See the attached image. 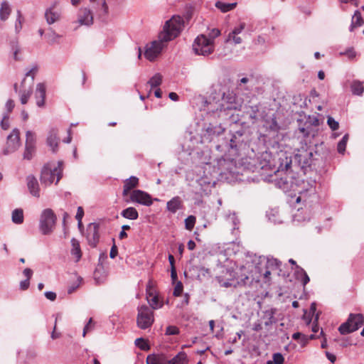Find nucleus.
Wrapping results in <instances>:
<instances>
[{"label":"nucleus","instance_id":"1","mask_svg":"<svg viewBox=\"0 0 364 364\" xmlns=\"http://www.w3.org/2000/svg\"><path fill=\"white\" fill-rule=\"evenodd\" d=\"M291 159L288 156L284 158H279V164L278 166L277 172L285 171L284 176H281L279 179H275L276 185L281 189L285 191L289 190L296 191L295 187L297 186V181L293 177L292 175L289 176V169L291 168Z\"/></svg>","mask_w":364,"mask_h":364},{"label":"nucleus","instance_id":"2","mask_svg":"<svg viewBox=\"0 0 364 364\" xmlns=\"http://www.w3.org/2000/svg\"><path fill=\"white\" fill-rule=\"evenodd\" d=\"M183 19L181 16H173L164 26L163 31L159 33L161 41L168 42L176 38L183 27Z\"/></svg>","mask_w":364,"mask_h":364},{"label":"nucleus","instance_id":"3","mask_svg":"<svg viewBox=\"0 0 364 364\" xmlns=\"http://www.w3.org/2000/svg\"><path fill=\"white\" fill-rule=\"evenodd\" d=\"M235 99L236 96L232 92L228 90L226 92H223L222 97L223 103L218 105L216 103V105H213L211 102L208 103L211 106L210 108L208 107V113H212L213 115L218 114V117H220L226 110L236 109L237 106L235 105Z\"/></svg>","mask_w":364,"mask_h":364},{"label":"nucleus","instance_id":"4","mask_svg":"<svg viewBox=\"0 0 364 364\" xmlns=\"http://www.w3.org/2000/svg\"><path fill=\"white\" fill-rule=\"evenodd\" d=\"M63 161H59L57 166H53L51 164H47L43 166L41 174V181L46 186L50 185L55 180V183L62 178L63 174Z\"/></svg>","mask_w":364,"mask_h":364},{"label":"nucleus","instance_id":"5","mask_svg":"<svg viewBox=\"0 0 364 364\" xmlns=\"http://www.w3.org/2000/svg\"><path fill=\"white\" fill-rule=\"evenodd\" d=\"M192 48L196 55L208 56L214 52L215 43L207 36L200 34L194 40Z\"/></svg>","mask_w":364,"mask_h":364},{"label":"nucleus","instance_id":"6","mask_svg":"<svg viewBox=\"0 0 364 364\" xmlns=\"http://www.w3.org/2000/svg\"><path fill=\"white\" fill-rule=\"evenodd\" d=\"M56 215L50 208L43 210L39 220V230L44 235H50L54 229Z\"/></svg>","mask_w":364,"mask_h":364},{"label":"nucleus","instance_id":"7","mask_svg":"<svg viewBox=\"0 0 364 364\" xmlns=\"http://www.w3.org/2000/svg\"><path fill=\"white\" fill-rule=\"evenodd\" d=\"M364 323V316L361 314H350L348 318L338 328L341 335H346L357 331Z\"/></svg>","mask_w":364,"mask_h":364},{"label":"nucleus","instance_id":"8","mask_svg":"<svg viewBox=\"0 0 364 364\" xmlns=\"http://www.w3.org/2000/svg\"><path fill=\"white\" fill-rule=\"evenodd\" d=\"M249 277L245 276L240 280L235 279V273L233 271L227 269L223 274L216 277V280L220 287L228 288V287H237L245 286L246 281L248 280Z\"/></svg>","mask_w":364,"mask_h":364},{"label":"nucleus","instance_id":"9","mask_svg":"<svg viewBox=\"0 0 364 364\" xmlns=\"http://www.w3.org/2000/svg\"><path fill=\"white\" fill-rule=\"evenodd\" d=\"M137 310V326L144 330L150 328L154 322L153 310L146 305L139 306Z\"/></svg>","mask_w":364,"mask_h":364},{"label":"nucleus","instance_id":"10","mask_svg":"<svg viewBox=\"0 0 364 364\" xmlns=\"http://www.w3.org/2000/svg\"><path fill=\"white\" fill-rule=\"evenodd\" d=\"M21 146L20 131L18 129H14L7 136L6 146L3 150L4 155H9L15 152Z\"/></svg>","mask_w":364,"mask_h":364},{"label":"nucleus","instance_id":"11","mask_svg":"<svg viewBox=\"0 0 364 364\" xmlns=\"http://www.w3.org/2000/svg\"><path fill=\"white\" fill-rule=\"evenodd\" d=\"M125 201L145 206H150L153 203L151 196L148 193L139 189L132 191L129 194V199H126Z\"/></svg>","mask_w":364,"mask_h":364},{"label":"nucleus","instance_id":"12","mask_svg":"<svg viewBox=\"0 0 364 364\" xmlns=\"http://www.w3.org/2000/svg\"><path fill=\"white\" fill-rule=\"evenodd\" d=\"M204 127L203 137L209 141H211L215 137L222 134L225 131V129L221 126L220 123L210 122L208 124H205Z\"/></svg>","mask_w":364,"mask_h":364},{"label":"nucleus","instance_id":"13","mask_svg":"<svg viewBox=\"0 0 364 364\" xmlns=\"http://www.w3.org/2000/svg\"><path fill=\"white\" fill-rule=\"evenodd\" d=\"M164 41H161L159 38L158 41H153L150 46L147 45L144 52L145 58L149 61H154L161 52L164 47Z\"/></svg>","mask_w":364,"mask_h":364},{"label":"nucleus","instance_id":"14","mask_svg":"<svg viewBox=\"0 0 364 364\" xmlns=\"http://www.w3.org/2000/svg\"><path fill=\"white\" fill-rule=\"evenodd\" d=\"M61 10L58 7L57 1L53 2L48 8L46 9L45 18L46 22L49 24H53L60 19Z\"/></svg>","mask_w":364,"mask_h":364},{"label":"nucleus","instance_id":"15","mask_svg":"<svg viewBox=\"0 0 364 364\" xmlns=\"http://www.w3.org/2000/svg\"><path fill=\"white\" fill-rule=\"evenodd\" d=\"M99 225L90 223L87 228V239L90 245L95 247L99 241Z\"/></svg>","mask_w":364,"mask_h":364},{"label":"nucleus","instance_id":"16","mask_svg":"<svg viewBox=\"0 0 364 364\" xmlns=\"http://www.w3.org/2000/svg\"><path fill=\"white\" fill-rule=\"evenodd\" d=\"M46 142L53 153L58 151L60 139L58 136V130L56 129L52 128L49 131Z\"/></svg>","mask_w":364,"mask_h":364},{"label":"nucleus","instance_id":"17","mask_svg":"<svg viewBox=\"0 0 364 364\" xmlns=\"http://www.w3.org/2000/svg\"><path fill=\"white\" fill-rule=\"evenodd\" d=\"M46 92V85L43 83H38L35 91V98L38 107H43L45 105Z\"/></svg>","mask_w":364,"mask_h":364},{"label":"nucleus","instance_id":"18","mask_svg":"<svg viewBox=\"0 0 364 364\" xmlns=\"http://www.w3.org/2000/svg\"><path fill=\"white\" fill-rule=\"evenodd\" d=\"M243 132L237 131L233 134L230 139L229 146L232 150L237 151L243 144Z\"/></svg>","mask_w":364,"mask_h":364},{"label":"nucleus","instance_id":"19","mask_svg":"<svg viewBox=\"0 0 364 364\" xmlns=\"http://www.w3.org/2000/svg\"><path fill=\"white\" fill-rule=\"evenodd\" d=\"M78 21L81 25L90 26L93 23V16L91 11L86 8L79 11Z\"/></svg>","mask_w":364,"mask_h":364},{"label":"nucleus","instance_id":"20","mask_svg":"<svg viewBox=\"0 0 364 364\" xmlns=\"http://www.w3.org/2000/svg\"><path fill=\"white\" fill-rule=\"evenodd\" d=\"M27 186L30 193L34 196L40 197V188L37 179L32 175L27 176L26 178Z\"/></svg>","mask_w":364,"mask_h":364},{"label":"nucleus","instance_id":"21","mask_svg":"<svg viewBox=\"0 0 364 364\" xmlns=\"http://www.w3.org/2000/svg\"><path fill=\"white\" fill-rule=\"evenodd\" d=\"M259 113L258 105H245L244 107V114L252 120L257 119Z\"/></svg>","mask_w":364,"mask_h":364},{"label":"nucleus","instance_id":"22","mask_svg":"<svg viewBox=\"0 0 364 364\" xmlns=\"http://www.w3.org/2000/svg\"><path fill=\"white\" fill-rule=\"evenodd\" d=\"M183 202L179 196H175L166 203V209L171 213H176L182 208Z\"/></svg>","mask_w":364,"mask_h":364},{"label":"nucleus","instance_id":"23","mask_svg":"<svg viewBox=\"0 0 364 364\" xmlns=\"http://www.w3.org/2000/svg\"><path fill=\"white\" fill-rule=\"evenodd\" d=\"M139 183V178L136 176H131L124 181L123 186V196H128L129 191L136 187Z\"/></svg>","mask_w":364,"mask_h":364},{"label":"nucleus","instance_id":"24","mask_svg":"<svg viewBox=\"0 0 364 364\" xmlns=\"http://www.w3.org/2000/svg\"><path fill=\"white\" fill-rule=\"evenodd\" d=\"M314 182H312L311 184H308L309 186V188H302V189H298L296 190L299 193V196L297 197L296 201V203H300L301 200H303L304 203H306V197H307V195L309 194V195H311V194H314L315 193V188L314 187Z\"/></svg>","mask_w":364,"mask_h":364},{"label":"nucleus","instance_id":"25","mask_svg":"<svg viewBox=\"0 0 364 364\" xmlns=\"http://www.w3.org/2000/svg\"><path fill=\"white\" fill-rule=\"evenodd\" d=\"M312 156V152L307 150L302 151L296 155V158L302 166L310 165L309 161Z\"/></svg>","mask_w":364,"mask_h":364},{"label":"nucleus","instance_id":"26","mask_svg":"<svg viewBox=\"0 0 364 364\" xmlns=\"http://www.w3.org/2000/svg\"><path fill=\"white\" fill-rule=\"evenodd\" d=\"M294 274L296 279L300 280L304 286L307 284L310 280L306 271L299 265H296Z\"/></svg>","mask_w":364,"mask_h":364},{"label":"nucleus","instance_id":"27","mask_svg":"<svg viewBox=\"0 0 364 364\" xmlns=\"http://www.w3.org/2000/svg\"><path fill=\"white\" fill-rule=\"evenodd\" d=\"M276 311H277V309L274 308H270L264 311V317L263 318L265 320L264 325L266 326H269L273 324L274 323H276L277 320L274 318Z\"/></svg>","mask_w":364,"mask_h":364},{"label":"nucleus","instance_id":"28","mask_svg":"<svg viewBox=\"0 0 364 364\" xmlns=\"http://www.w3.org/2000/svg\"><path fill=\"white\" fill-rule=\"evenodd\" d=\"M146 364H166L164 355L150 354L146 357Z\"/></svg>","mask_w":364,"mask_h":364},{"label":"nucleus","instance_id":"29","mask_svg":"<svg viewBox=\"0 0 364 364\" xmlns=\"http://www.w3.org/2000/svg\"><path fill=\"white\" fill-rule=\"evenodd\" d=\"M71 245H72V249L70 251L71 255L75 257V261L78 262L82 257V252H81L79 241L77 240H76L75 238H72Z\"/></svg>","mask_w":364,"mask_h":364},{"label":"nucleus","instance_id":"30","mask_svg":"<svg viewBox=\"0 0 364 364\" xmlns=\"http://www.w3.org/2000/svg\"><path fill=\"white\" fill-rule=\"evenodd\" d=\"M121 215L129 220H136L139 217V213L135 208L129 207L124 209L121 212Z\"/></svg>","mask_w":364,"mask_h":364},{"label":"nucleus","instance_id":"31","mask_svg":"<svg viewBox=\"0 0 364 364\" xmlns=\"http://www.w3.org/2000/svg\"><path fill=\"white\" fill-rule=\"evenodd\" d=\"M23 210L21 208H16L12 211L11 220L14 224L20 225L23 223Z\"/></svg>","mask_w":364,"mask_h":364},{"label":"nucleus","instance_id":"32","mask_svg":"<svg viewBox=\"0 0 364 364\" xmlns=\"http://www.w3.org/2000/svg\"><path fill=\"white\" fill-rule=\"evenodd\" d=\"M350 90L354 95L361 96L364 92L363 83L359 80H354L350 84Z\"/></svg>","mask_w":364,"mask_h":364},{"label":"nucleus","instance_id":"33","mask_svg":"<svg viewBox=\"0 0 364 364\" xmlns=\"http://www.w3.org/2000/svg\"><path fill=\"white\" fill-rule=\"evenodd\" d=\"M364 21L362 18L361 14L358 11H355L352 17L351 25L350 26V31H353L354 28L360 26L363 24Z\"/></svg>","mask_w":364,"mask_h":364},{"label":"nucleus","instance_id":"34","mask_svg":"<svg viewBox=\"0 0 364 364\" xmlns=\"http://www.w3.org/2000/svg\"><path fill=\"white\" fill-rule=\"evenodd\" d=\"M11 7H10V5L9 4L8 2L6 1H3L1 3V8H0V18L1 20L2 21H6L10 14H11Z\"/></svg>","mask_w":364,"mask_h":364},{"label":"nucleus","instance_id":"35","mask_svg":"<svg viewBox=\"0 0 364 364\" xmlns=\"http://www.w3.org/2000/svg\"><path fill=\"white\" fill-rule=\"evenodd\" d=\"M237 3H224L222 1H217L215 7L220 9L223 13L230 11L235 8Z\"/></svg>","mask_w":364,"mask_h":364},{"label":"nucleus","instance_id":"36","mask_svg":"<svg viewBox=\"0 0 364 364\" xmlns=\"http://www.w3.org/2000/svg\"><path fill=\"white\" fill-rule=\"evenodd\" d=\"M264 126L266 128L272 132H278L280 127L277 123V119L274 116L265 121Z\"/></svg>","mask_w":364,"mask_h":364},{"label":"nucleus","instance_id":"37","mask_svg":"<svg viewBox=\"0 0 364 364\" xmlns=\"http://www.w3.org/2000/svg\"><path fill=\"white\" fill-rule=\"evenodd\" d=\"M168 364H187L186 355L183 352L178 353L175 357L168 361Z\"/></svg>","mask_w":364,"mask_h":364},{"label":"nucleus","instance_id":"38","mask_svg":"<svg viewBox=\"0 0 364 364\" xmlns=\"http://www.w3.org/2000/svg\"><path fill=\"white\" fill-rule=\"evenodd\" d=\"M36 138L35 132L32 131H27L26 132V142L25 145L36 146Z\"/></svg>","mask_w":364,"mask_h":364},{"label":"nucleus","instance_id":"39","mask_svg":"<svg viewBox=\"0 0 364 364\" xmlns=\"http://www.w3.org/2000/svg\"><path fill=\"white\" fill-rule=\"evenodd\" d=\"M46 38H47L48 42L50 44H53L58 42V38H60V36L57 34L51 28L49 29L48 32L46 34Z\"/></svg>","mask_w":364,"mask_h":364},{"label":"nucleus","instance_id":"40","mask_svg":"<svg viewBox=\"0 0 364 364\" xmlns=\"http://www.w3.org/2000/svg\"><path fill=\"white\" fill-rule=\"evenodd\" d=\"M162 82V76L159 73H156L149 81L151 88L156 87L161 85Z\"/></svg>","mask_w":364,"mask_h":364},{"label":"nucleus","instance_id":"41","mask_svg":"<svg viewBox=\"0 0 364 364\" xmlns=\"http://www.w3.org/2000/svg\"><path fill=\"white\" fill-rule=\"evenodd\" d=\"M36 151V146L25 145V150L23 152V159L31 160Z\"/></svg>","mask_w":364,"mask_h":364},{"label":"nucleus","instance_id":"42","mask_svg":"<svg viewBox=\"0 0 364 364\" xmlns=\"http://www.w3.org/2000/svg\"><path fill=\"white\" fill-rule=\"evenodd\" d=\"M348 140V134H346L343 136L341 140L338 143L337 150H338V153L342 154H344V152L346 151V144H347Z\"/></svg>","mask_w":364,"mask_h":364},{"label":"nucleus","instance_id":"43","mask_svg":"<svg viewBox=\"0 0 364 364\" xmlns=\"http://www.w3.org/2000/svg\"><path fill=\"white\" fill-rule=\"evenodd\" d=\"M134 344L142 350L146 351L150 349L149 345L143 338H136Z\"/></svg>","mask_w":364,"mask_h":364},{"label":"nucleus","instance_id":"44","mask_svg":"<svg viewBox=\"0 0 364 364\" xmlns=\"http://www.w3.org/2000/svg\"><path fill=\"white\" fill-rule=\"evenodd\" d=\"M108 14V6L106 4L105 0H103L100 9L99 10L97 15L102 21L105 20V17Z\"/></svg>","mask_w":364,"mask_h":364},{"label":"nucleus","instance_id":"45","mask_svg":"<svg viewBox=\"0 0 364 364\" xmlns=\"http://www.w3.org/2000/svg\"><path fill=\"white\" fill-rule=\"evenodd\" d=\"M32 94V89L29 87L28 90H24L21 92L20 96V100L21 104L25 105L28 102V99L30 98Z\"/></svg>","mask_w":364,"mask_h":364},{"label":"nucleus","instance_id":"46","mask_svg":"<svg viewBox=\"0 0 364 364\" xmlns=\"http://www.w3.org/2000/svg\"><path fill=\"white\" fill-rule=\"evenodd\" d=\"M23 21V18L20 12V11H17V18L15 22V32L18 33L22 29V23Z\"/></svg>","mask_w":364,"mask_h":364},{"label":"nucleus","instance_id":"47","mask_svg":"<svg viewBox=\"0 0 364 364\" xmlns=\"http://www.w3.org/2000/svg\"><path fill=\"white\" fill-rule=\"evenodd\" d=\"M148 302L152 309H158L162 307V304L159 302L157 296H153L152 298H148Z\"/></svg>","mask_w":364,"mask_h":364},{"label":"nucleus","instance_id":"48","mask_svg":"<svg viewBox=\"0 0 364 364\" xmlns=\"http://www.w3.org/2000/svg\"><path fill=\"white\" fill-rule=\"evenodd\" d=\"M196 218L193 215H189L188 218L185 219V226L186 228L188 230H191L196 223Z\"/></svg>","mask_w":364,"mask_h":364},{"label":"nucleus","instance_id":"49","mask_svg":"<svg viewBox=\"0 0 364 364\" xmlns=\"http://www.w3.org/2000/svg\"><path fill=\"white\" fill-rule=\"evenodd\" d=\"M267 267H271V268H275V269H278L279 270L280 269V267L282 265V262L278 260L277 259H275V258H268L267 259Z\"/></svg>","mask_w":364,"mask_h":364},{"label":"nucleus","instance_id":"50","mask_svg":"<svg viewBox=\"0 0 364 364\" xmlns=\"http://www.w3.org/2000/svg\"><path fill=\"white\" fill-rule=\"evenodd\" d=\"M327 124L329 126L331 130L336 131L339 128V123L332 117H328Z\"/></svg>","mask_w":364,"mask_h":364},{"label":"nucleus","instance_id":"51","mask_svg":"<svg viewBox=\"0 0 364 364\" xmlns=\"http://www.w3.org/2000/svg\"><path fill=\"white\" fill-rule=\"evenodd\" d=\"M179 328L176 326H168L166 328L165 334L166 336H175L179 334Z\"/></svg>","mask_w":364,"mask_h":364},{"label":"nucleus","instance_id":"52","mask_svg":"<svg viewBox=\"0 0 364 364\" xmlns=\"http://www.w3.org/2000/svg\"><path fill=\"white\" fill-rule=\"evenodd\" d=\"M340 55H346L349 59L352 60L355 58L356 56V52L353 49V48H348L345 51L341 52Z\"/></svg>","mask_w":364,"mask_h":364},{"label":"nucleus","instance_id":"53","mask_svg":"<svg viewBox=\"0 0 364 364\" xmlns=\"http://www.w3.org/2000/svg\"><path fill=\"white\" fill-rule=\"evenodd\" d=\"M220 35V31L218 28H213L210 31L208 37V40H211L215 43V39Z\"/></svg>","mask_w":364,"mask_h":364},{"label":"nucleus","instance_id":"54","mask_svg":"<svg viewBox=\"0 0 364 364\" xmlns=\"http://www.w3.org/2000/svg\"><path fill=\"white\" fill-rule=\"evenodd\" d=\"M230 41H232L233 43L237 45V44H240L242 43V39L240 37L238 36V35L237 34H234V35H231V34H228V36L226 39V42H229Z\"/></svg>","mask_w":364,"mask_h":364},{"label":"nucleus","instance_id":"55","mask_svg":"<svg viewBox=\"0 0 364 364\" xmlns=\"http://www.w3.org/2000/svg\"><path fill=\"white\" fill-rule=\"evenodd\" d=\"M84 215V210L82 207H78L77 210V214L75 215V218L78 222V226L80 227L82 225V218Z\"/></svg>","mask_w":364,"mask_h":364},{"label":"nucleus","instance_id":"56","mask_svg":"<svg viewBox=\"0 0 364 364\" xmlns=\"http://www.w3.org/2000/svg\"><path fill=\"white\" fill-rule=\"evenodd\" d=\"M272 358L274 364H282L284 363V357L280 353H274Z\"/></svg>","mask_w":364,"mask_h":364},{"label":"nucleus","instance_id":"57","mask_svg":"<svg viewBox=\"0 0 364 364\" xmlns=\"http://www.w3.org/2000/svg\"><path fill=\"white\" fill-rule=\"evenodd\" d=\"M245 28V23H240L239 26H235L234 29L230 33L231 35L237 34L239 35Z\"/></svg>","mask_w":364,"mask_h":364},{"label":"nucleus","instance_id":"58","mask_svg":"<svg viewBox=\"0 0 364 364\" xmlns=\"http://www.w3.org/2000/svg\"><path fill=\"white\" fill-rule=\"evenodd\" d=\"M183 291V284L181 282H178L173 290V295L179 296Z\"/></svg>","mask_w":364,"mask_h":364},{"label":"nucleus","instance_id":"59","mask_svg":"<svg viewBox=\"0 0 364 364\" xmlns=\"http://www.w3.org/2000/svg\"><path fill=\"white\" fill-rule=\"evenodd\" d=\"M1 127L3 129L6 130L9 127V116L6 114L3 117L2 120L1 121Z\"/></svg>","mask_w":364,"mask_h":364},{"label":"nucleus","instance_id":"60","mask_svg":"<svg viewBox=\"0 0 364 364\" xmlns=\"http://www.w3.org/2000/svg\"><path fill=\"white\" fill-rule=\"evenodd\" d=\"M12 50H13V55H14V58L15 60H21V58L18 57V53H20L21 51V49L19 48V46H18V44H15L14 46H12Z\"/></svg>","mask_w":364,"mask_h":364},{"label":"nucleus","instance_id":"61","mask_svg":"<svg viewBox=\"0 0 364 364\" xmlns=\"http://www.w3.org/2000/svg\"><path fill=\"white\" fill-rule=\"evenodd\" d=\"M315 338L316 336L314 334H311L309 337L303 334V336L300 338V342L302 344V346H305L308 343L309 340H313Z\"/></svg>","mask_w":364,"mask_h":364},{"label":"nucleus","instance_id":"62","mask_svg":"<svg viewBox=\"0 0 364 364\" xmlns=\"http://www.w3.org/2000/svg\"><path fill=\"white\" fill-rule=\"evenodd\" d=\"M37 72V67H33L31 70H28L26 73V77H31L32 82L34 80L35 74Z\"/></svg>","mask_w":364,"mask_h":364},{"label":"nucleus","instance_id":"63","mask_svg":"<svg viewBox=\"0 0 364 364\" xmlns=\"http://www.w3.org/2000/svg\"><path fill=\"white\" fill-rule=\"evenodd\" d=\"M29 285H30V280L26 279L25 280L21 281L20 282V289L21 290H26L29 287Z\"/></svg>","mask_w":364,"mask_h":364},{"label":"nucleus","instance_id":"64","mask_svg":"<svg viewBox=\"0 0 364 364\" xmlns=\"http://www.w3.org/2000/svg\"><path fill=\"white\" fill-rule=\"evenodd\" d=\"M14 102L12 100H9L6 103V109L9 112H11L14 108Z\"/></svg>","mask_w":364,"mask_h":364}]
</instances>
